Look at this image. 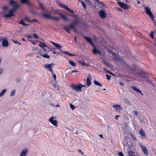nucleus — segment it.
Masks as SVG:
<instances>
[{"instance_id": "nucleus-1", "label": "nucleus", "mask_w": 156, "mask_h": 156, "mask_svg": "<svg viewBox=\"0 0 156 156\" xmlns=\"http://www.w3.org/2000/svg\"><path fill=\"white\" fill-rule=\"evenodd\" d=\"M110 53L113 56V58L115 61H119L122 62L126 67H128L129 69L131 71H133V69L131 67H129L127 64H126L125 62L122 59L119 57L116 54L112 51H110Z\"/></svg>"}, {"instance_id": "nucleus-2", "label": "nucleus", "mask_w": 156, "mask_h": 156, "mask_svg": "<svg viewBox=\"0 0 156 156\" xmlns=\"http://www.w3.org/2000/svg\"><path fill=\"white\" fill-rule=\"evenodd\" d=\"M70 87L73 89L75 91L80 92L81 91L80 83H78L77 85L72 84L70 85Z\"/></svg>"}, {"instance_id": "nucleus-3", "label": "nucleus", "mask_w": 156, "mask_h": 156, "mask_svg": "<svg viewBox=\"0 0 156 156\" xmlns=\"http://www.w3.org/2000/svg\"><path fill=\"white\" fill-rule=\"evenodd\" d=\"M144 9L147 14L149 16L153 21H154V16L151 12L150 8L148 7H145Z\"/></svg>"}, {"instance_id": "nucleus-4", "label": "nucleus", "mask_w": 156, "mask_h": 156, "mask_svg": "<svg viewBox=\"0 0 156 156\" xmlns=\"http://www.w3.org/2000/svg\"><path fill=\"white\" fill-rule=\"evenodd\" d=\"M1 42H2V45L4 47H7L9 46V43L6 38L5 37H1Z\"/></svg>"}, {"instance_id": "nucleus-5", "label": "nucleus", "mask_w": 156, "mask_h": 156, "mask_svg": "<svg viewBox=\"0 0 156 156\" xmlns=\"http://www.w3.org/2000/svg\"><path fill=\"white\" fill-rule=\"evenodd\" d=\"M56 119V117L53 116L51 117L48 119L49 122L55 126H57V120H54V119Z\"/></svg>"}, {"instance_id": "nucleus-6", "label": "nucleus", "mask_w": 156, "mask_h": 156, "mask_svg": "<svg viewBox=\"0 0 156 156\" xmlns=\"http://www.w3.org/2000/svg\"><path fill=\"white\" fill-rule=\"evenodd\" d=\"M117 3L122 8L124 9H127L129 8V6L126 4L120 2H118Z\"/></svg>"}, {"instance_id": "nucleus-7", "label": "nucleus", "mask_w": 156, "mask_h": 156, "mask_svg": "<svg viewBox=\"0 0 156 156\" xmlns=\"http://www.w3.org/2000/svg\"><path fill=\"white\" fill-rule=\"evenodd\" d=\"M136 74L140 77L143 78H148L150 77L148 74H146L144 72H138Z\"/></svg>"}, {"instance_id": "nucleus-8", "label": "nucleus", "mask_w": 156, "mask_h": 156, "mask_svg": "<svg viewBox=\"0 0 156 156\" xmlns=\"http://www.w3.org/2000/svg\"><path fill=\"white\" fill-rule=\"evenodd\" d=\"M9 4L12 5L13 8H15L17 9L18 8L19 5L16 2L12 0H11L9 2Z\"/></svg>"}, {"instance_id": "nucleus-9", "label": "nucleus", "mask_w": 156, "mask_h": 156, "mask_svg": "<svg viewBox=\"0 0 156 156\" xmlns=\"http://www.w3.org/2000/svg\"><path fill=\"white\" fill-rule=\"evenodd\" d=\"M52 65L51 64H45L44 65V67L47 69L49 70L52 73H53L52 68L51 67Z\"/></svg>"}, {"instance_id": "nucleus-10", "label": "nucleus", "mask_w": 156, "mask_h": 156, "mask_svg": "<svg viewBox=\"0 0 156 156\" xmlns=\"http://www.w3.org/2000/svg\"><path fill=\"white\" fill-rule=\"evenodd\" d=\"M92 46L95 47L94 44L92 42L91 39L89 37H88L86 36H84L83 37Z\"/></svg>"}, {"instance_id": "nucleus-11", "label": "nucleus", "mask_w": 156, "mask_h": 156, "mask_svg": "<svg viewBox=\"0 0 156 156\" xmlns=\"http://www.w3.org/2000/svg\"><path fill=\"white\" fill-rule=\"evenodd\" d=\"M132 148L129 147L127 150V152L129 156H135V152L132 150Z\"/></svg>"}, {"instance_id": "nucleus-12", "label": "nucleus", "mask_w": 156, "mask_h": 156, "mask_svg": "<svg viewBox=\"0 0 156 156\" xmlns=\"http://www.w3.org/2000/svg\"><path fill=\"white\" fill-rule=\"evenodd\" d=\"M99 14L102 18H104L106 16V13L103 10H101L99 12Z\"/></svg>"}, {"instance_id": "nucleus-13", "label": "nucleus", "mask_w": 156, "mask_h": 156, "mask_svg": "<svg viewBox=\"0 0 156 156\" xmlns=\"http://www.w3.org/2000/svg\"><path fill=\"white\" fill-rule=\"evenodd\" d=\"M112 107L114 108L115 110L117 112H120V109H122V108L119 105H114L112 106Z\"/></svg>"}, {"instance_id": "nucleus-14", "label": "nucleus", "mask_w": 156, "mask_h": 156, "mask_svg": "<svg viewBox=\"0 0 156 156\" xmlns=\"http://www.w3.org/2000/svg\"><path fill=\"white\" fill-rule=\"evenodd\" d=\"M27 152V149L25 148L22 151L20 156H26Z\"/></svg>"}, {"instance_id": "nucleus-15", "label": "nucleus", "mask_w": 156, "mask_h": 156, "mask_svg": "<svg viewBox=\"0 0 156 156\" xmlns=\"http://www.w3.org/2000/svg\"><path fill=\"white\" fill-rule=\"evenodd\" d=\"M50 82L52 84L54 87H55L56 89L58 90L59 89V87H55L56 79H52V80H51Z\"/></svg>"}, {"instance_id": "nucleus-16", "label": "nucleus", "mask_w": 156, "mask_h": 156, "mask_svg": "<svg viewBox=\"0 0 156 156\" xmlns=\"http://www.w3.org/2000/svg\"><path fill=\"white\" fill-rule=\"evenodd\" d=\"M14 16V15L13 13L9 12L8 14H5L3 16V17L4 18H10L12 16Z\"/></svg>"}, {"instance_id": "nucleus-17", "label": "nucleus", "mask_w": 156, "mask_h": 156, "mask_svg": "<svg viewBox=\"0 0 156 156\" xmlns=\"http://www.w3.org/2000/svg\"><path fill=\"white\" fill-rule=\"evenodd\" d=\"M79 21V20H78L76 18L75 19L73 20L72 21V23H70V24H72L73 26H75V25H76L78 24Z\"/></svg>"}, {"instance_id": "nucleus-18", "label": "nucleus", "mask_w": 156, "mask_h": 156, "mask_svg": "<svg viewBox=\"0 0 156 156\" xmlns=\"http://www.w3.org/2000/svg\"><path fill=\"white\" fill-rule=\"evenodd\" d=\"M141 147L145 154L148 155V153L147 148L144 146H141Z\"/></svg>"}, {"instance_id": "nucleus-19", "label": "nucleus", "mask_w": 156, "mask_h": 156, "mask_svg": "<svg viewBox=\"0 0 156 156\" xmlns=\"http://www.w3.org/2000/svg\"><path fill=\"white\" fill-rule=\"evenodd\" d=\"M51 42L58 49H60L62 48V46L59 44L52 41H51Z\"/></svg>"}, {"instance_id": "nucleus-20", "label": "nucleus", "mask_w": 156, "mask_h": 156, "mask_svg": "<svg viewBox=\"0 0 156 156\" xmlns=\"http://www.w3.org/2000/svg\"><path fill=\"white\" fill-rule=\"evenodd\" d=\"M132 88L133 89V90L136 91L137 93H140L141 95H143V94L142 92L140 91V90L137 88L135 86H132Z\"/></svg>"}, {"instance_id": "nucleus-21", "label": "nucleus", "mask_w": 156, "mask_h": 156, "mask_svg": "<svg viewBox=\"0 0 156 156\" xmlns=\"http://www.w3.org/2000/svg\"><path fill=\"white\" fill-rule=\"evenodd\" d=\"M92 51L94 54L95 55H97L98 54H101L100 52L98 50H97L95 47L93 48V49Z\"/></svg>"}, {"instance_id": "nucleus-22", "label": "nucleus", "mask_w": 156, "mask_h": 156, "mask_svg": "<svg viewBox=\"0 0 156 156\" xmlns=\"http://www.w3.org/2000/svg\"><path fill=\"white\" fill-rule=\"evenodd\" d=\"M20 2L22 4H26L29 6H30V4L28 0H20Z\"/></svg>"}, {"instance_id": "nucleus-23", "label": "nucleus", "mask_w": 156, "mask_h": 156, "mask_svg": "<svg viewBox=\"0 0 156 156\" xmlns=\"http://www.w3.org/2000/svg\"><path fill=\"white\" fill-rule=\"evenodd\" d=\"M38 45L40 46L42 49H43L45 47H47L48 48L50 49L44 43L40 42Z\"/></svg>"}, {"instance_id": "nucleus-24", "label": "nucleus", "mask_w": 156, "mask_h": 156, "mask_svg": "<svg viewBox=\"0 0 156 156\" xmlns=\"http://www.w3.org/2000/svg\"><path fill=\"white\" fill-rule=\"evenodd\" d=\"M139 132L140 135L142 136V138L146 137L145 134L143 130L142 129H141L140 130Z\"/></svg>"}, {"instance_id": "nucleus-25", "label": "nucleus", "mask_w": 156, "mask_h": 156, "mask_svg": "<svg viewBox=\"0 0 156 156\" xmlns=\"http://www.w3.org/2000/svg\"><path fill=\"white\" fill-rule=\"evenodd\" d=\"M69 27L70 28H73V31L76 33H77V31L76 28L74 26H73L72 24H69Z\"/></svg>"}, {"instance_id": "nucleus-26", "label": "nucleus", "mask_w": 156, "mask_h": 156, "mask_svg": "<svg viewBox=\"0 0 156 156\" xmlns=\"http://www.w3.org/2000/svg\"><path fill=\"white\" fill-rule=\"evenodd\" d=\"M58 15L65 20H68V18L63 14L59 13L58 14Z\"/></svg>"}, {"instance_id": "nucleus-27", "label": "nucleus", "mask_w": 156, "mask_h": 156, "mask_svg": "<svg viewBox=\"0 0 156 156\" xmlns=\"http://www.w3.org/2000/svg\"><path fill=\"white\" fill-rule=\"evenodd\" d=\"M94 83L95 85L101 87L102 86L101 83L95 80L94 81Z\"/></svg>"}, {"instance_id": "nucleus-28", "label": "nucleus", "mask_w": 156, "mask_h": 156, "mask_svg": "<svg viewBox=\"0 0 156 156\" xmlns=\"http://www.w3.org/2000/svg\"><path fill=\"white\" fill-rule=\"evenodd\" d=\"M42 15L44 17L46 18L49 19H51V16L50 15L45 13L43 14Z\"/></svg>"}, {"instance_id": "nucleus-29", "label": "nucleus", "mask_w": 156, "mask_h": 156, "mask_svg": "<svg viewBox=\"0 0 156 156\" xmlns=\"http://www.w3.org/2000/svg\"><path fill=\"white\" fill-rule=\"evenodd\" d=\"M78 62L81 65L83 66H87L88 65V64L87 63H85L84 61L80 60L78 61Z\"/></svg>"}, {"instance_id": "nucleus-30", "label": "nucleus", "mask_w": 156, "mask_h": 156, "mask_svg": "<svg viewBox=\"0 0 156 156\" xmlns=\"http://www.w3.org/2000/svg\"><path fill=\"white\" fill-rule=\"evenodd\" d=\"M59 6L62 8L66 10H67V9L68 8V7L67 6H66L64 4H63L62 3H60L59 4Z\"/></svg>"}, {"instance_id": "nucleus-31", "label": "nucleus", "mask_w": 156, "mask_h": 156, "mask_svg": "<svg viewBox=\"0 0 156 156\" xmlns=\"http://www.w3.org/2000/svg\"><path fill=\"white\" fill-rule=\"evenodd\" d=\"M86 84L87 86L88 87L91 85V82L90 80V79H87Z\"/></svg>"}, {"instance_id": "nucleus-32", "label": "nucleus", "mask_w": 156, "mask_h": 156, "mask_svg": "<svg viewBox=\"0 0 156 156\" xmlns=\"http://www.w3.org/2000/svg\"><path fill=\"white\" fill-rule=\"evenodd\" d=\"M130 137L131 139H132L134 141H136L137 140V139L135 137L134 135L131 133H130Z\"/></svg>"}, {"instance_id": "nucleus-33", "label": "nucleus", "mask_w": 156, "mask_h": 156, "mask_svg": "<svg viewBox=\"0 0 156 156\" xmlns=\"http://www.w3.org/2000/svg\"><path fill=\"white\" fill-rule=\"evenodd\" d=\"M16 92V90H15L14 89L12 90L11 92L10 96L11 97H13L15 95Z\"/></svg>"}, {"instance_id": "nucleus-34", "label": "nucleus", "mask_w": 156, "mask_h": 156, "mask_svg": "<svg viewBox=\"0 0 156 156\" xmlns=\"http://www.w3.org/2000/svg\"><path fill=\"white\" fill-rule=\"evenodd\" d=\"M69 64L73 66H75L76 65L74 62L72 60H69Z\"/></svg>"}, {"instance_id": "nucleus-35", "label": "nucleus", "mask_w": 156, "mask_h": 156, "mask_svg": "<svg viewBox=\"0 0 156 156\" xmlns=\"http://www.w3.org/2000/svg\"><path fill=\"white\" fill-rule=\"evenodd\" d=\"M78 1L79 2H81V4L82 5V6H83V8L84 9H86L87 8H86V4L83 2L82 1L80 0H78Z\"/></svg>"}, {"instance_id": "nucleus-36", "label": "nucleus", "mask_w": 156, "mask_h": 156, "mask_svg": "<svg viewBox=\"0 0 156 156\" xmlns=\"http://www.w3.org/2000/svg\"><path fill=\"white\" fill-rule=\"evenodd\" d=\"M63 29L68 34H70V32L68 28L66 26L63 27Z\"/></svg>"}, {"instance_id": "nucleus-37", "label": "nucleus", "mask_w": 156, "mask_h": 156, "mask_svg": "<svg viewBox=\"0 0 156 156\" xmlns=\"http://www.w3.org/2000/svg\"><path fill=\"white\" fill-rule=\"evenodd\" d=\"M53 19L57 21H58L60 20L57 17H54L53 16H51V18L50 20Z\"/></svg>"}, {"instance_id": "nucleus-38", "label": "nucleus", "mask_w": 156, "mask_h": 156, "mask_svg": "<svg viewBox=\"0 0 156 156\" xmlns=\"http://www.w3.org/2000/svg\"><path fill=\"white\" fill-rule=\"evenodd\" d=\"M6 91V89H4L0 93V97H2L4 94L5 93Z\"/></svg>"}, {"instance_id": "nucleus-39", "label": "nucleus", "mask_w": 156, "mask_h": 156, "mask_svg": "<svg viewBox=\"0 0 156 156\" xmlns=\"http://www.w3.org/2000/svg\"><path fill=\"white\" fill-rule=\"evenodd\" d=\"M18 23H20V24H21L22 25H23L24 26H28V24L24 23L23 22V20H21L20 22H19Z\"/></svg>"}, {"instance_id": "nucleus-40", "label": "nucleus", "mask_w": 156, "mask_h": 156, "mask_svg": "<svg viewBox=\"0 0 156 156\" xmlns=\"http://www.w3.org/2000/svg\"><path fill=\"white\" fill-rule=\"evenodd\" d=\"M85 1L89 5H92V2L90 0H85Z\"/></svg>"}, {"instance_id": "nucleus-41", "label": "nucleus", "mask_w": 156, "mask_h": 156, "mask_svg": "<svg viewBox=\"0 0 156 156\" xmlns=\"http://www.w3.org/2000/svg\"><path fill=\"white\" fill-rule=\"evenodd\" d=\"M30 11L32 14H33L34 15H36V12L34 11L33 9H30Z\"/></svg>"}, {"instance_id": "nucleus-42", "label": "nucleus", "mask_w": 156, "mask_h": 156, "mask_svg": "<svg viewBox=\"0 0 156 156\" xmlns=\"http://www.w3.org/2000/svg\"><path fill=\"white\" fill-rule=\"evenodd\" d=\"M16 8H13L11 9V10H10L9 11V12H10L11 13H12L15 11L16 10Z\"/></svg>"}, {"instance_id": "nucleus-43", "label": "nucleus", "mask_w": 156, "mask_h": 156, "mask_svg": "<svg viewBox=\"0 0 156 156\" xmlns=\"http://www.w3.org/2000/svg\"><path fill=\"white\" fill-rule=\"evenodd\" d=\"M43 57L44 58H49L50 57L47 54H44Z\"/></svg>"}, {"instance_id": "nucleus-44", "label": "nucleus", "mask_w": 156, "mask_h": 156, "mask_svg": "<svg viewBox=\"0 0 156 156\" xmlns=\"http://www.w3.org/2000/svg\"><path fill=\"white\" fill-rule=\"evenodd\" d=\"M125 102L126 104L129 105V106H131V103L129 102V101L127 99H126V100L125 99Z\"/></svg>"}, {"instance_id": "nucleus-45", "label": "nucleus", "mask_w": 156, "mask_h": 156, "mask_svg": "<svg viewBox=\"0 0 156 156\" xmlns=\"http://www.w3.org/2000/svg\"><path fill=\"white\" fill-rule=\"evenodd\" d=\"M154 31H151V34L150 35L152 39H154Z\"/></svg>"}, {"instance_id": "nucleus-46", "label": "nucleus", "mask_w": 156, "mask_h": 156, "mask_svg": "<svg viewBox=\"0 0 156 156\" xmlns=\"http://www.w3.org/2000/svg\"><path fill=\"white\" fill-rule=\"evenodd\" d=\"M33 36L34 37L36 38V39H38L39 38V37L38 36L35 34V33H33Z\"/></svg>"}, {"instance_id": "nucleus-47", "label": "nucleus", "mask_w": 156, "mask_h": 156, "mask_svg": "<svg viewBox=\"0 0 156 156\" xmlns=\"http://www.w3.org/2000/svg\"><path fill=\"white\" fill-rule=\"evenodd\" d=\"M14 81L16 83H19L21 81V79H15Z\"/></svg>"}, {"instance_id": "nucleus-48", "label": "nucleus", "mask_w": 156, "mask_h": 156, "mask_svg": "<svg viewBox=\"0 0 156 156\" xmlns=\"http://www.w3.org/2000/svg\"><path fill=\"white\" fill-rule=\"evenodd\" d=\"M62 53H64L66 55H68V56L69 55V52H67V51H62Z\"/></svg>"}, {"instance_id": "nucleus-49", "label": "nucleus", "mask_w": 156, "mask_h": 156, "mask_svg": "<svg viewBox=\"0 0 156 156\" xmlns=\"http://www.w3.org/2000/svg\"><path fill=\"white\" fill-rule=\"evenodd\" d=\"M80 89H81L82 87H86V86L85 85H83L82 84L80 83Z\"/></svg>"}, {"instance_id": "nucleus-50", "label": "nucleus", "mask_w": 156, "mask_h": 156, "mask_svg": "<svg viewBox=\"0 0 156 156\" xmlns=\"http://www.w3.org/2000/svg\"><path fill=\"white\" fill-rule=\"evenodd\" d=\"M14 43H15L16 44H19L20 45L21 44L20 43H19L18 41H14V40H13L12 41Z\"/></svg>"}, {"instance_id": "nucleus-51", "label": "nucleus", "mask_w": 156, "mask_h": 156, "mask_svg": "<svg viewBox=\"0 0 156 156\" xmlns=\"http://www.w3.org/2000/svg\"><path fill=\"white\" fill-rule=\"evenodd\" d=\"M69 105H70V108H71L72 109H73L74 108V105H73L72 104H70Z\"/></svg>"}, {"instance_id": "nucleus-52", "label": "nucleus", "mask_w": 156, "mask_h": 156, "mask_svg": "<svg viewBox=\"0 0 156 156\" xmlns=\"http://www.w3.org/2000/svg\"><path fill=\"white\" fill-rule=\"evenodd\" d=\"M118 155L119 156H124L123 154L121 152H119L118 154Z\"/></svg>"}, {"instance_id": "nucleus-53", "label": "nucleus", "mask_w": 156, "mask_h": 156, "mask_svg": "<svg viewBox=\"0 0 156 156\" xmlns=\"http://www.w3.org/2000/svg\"><path fill=\"white\" fill-rule=\"evenodd\" d=\"M103 62L107 66H108V67H109V65L105 61H103Z\"/></svg>"}, {"instance_id": "nucleus-54", "label": "nucleus", "mask_w": 156, "mask_h": 156, "mask_svg": "<svg viewBox=\"0 0 156 156\" xmlns=\"http://www.w3.org/2000/svg\"><path fill=\"white\" fill-rule=\"evenodd\" d=\"M103 62L107 66H108V67H109V65L105 61H103Z\"/></svg>"}, {"instance_id": "nucleus-55", "label": "nucleus", "mask_w": 156, "mask_h": 156, "mask_svg": "<svg viewBox=\"0 0 156 156\" xmlns=\"http://www.w3.org/2000/svg\"><path fill=\"white\" fill-rule=\"evenodd\" d=\"M103 62L107 66H108V67H109V65L105 61H103Z\"/></svg>"}, {"instance_id": "nucleus-56", "label": "nucleus", "mask_w": 156, "mask_h": 156, "mask_svg": "<svg viewBox=\"0 0 156 156\" xmlns=\"http://www.w3.org/2000/svg\"><path fill=\"white\" fill-rule=\"evenodd\" d=\"M103 62L107 66H108V67H109V65L105 61H103Z\"/></svg>"}, {"instance_id": "nucleus-57", "label": "nucleus", "mask_w": 156, "mask_h": 156, "mask_svg": "<svg viewBox=\"0 0 156 156\" xmlns=\"http://www.w3.org/2000/svg\"><path fill=\"white\" fill-rule=\"evenodd\" d=\"M67 10L69 11V12H71L72 13H73L74 12V11L73 10L70 9L68 8L67 9Z\"/></svg>"}, {"instance_id": "nucleus-58", "label": "nucleus", "mask_w": 156, "mask_h": 156, "mask_svg": "<svg viewBox=\"0 0 156 156\" xmlns=\"http://www.w3.org/2000/svg\"><path fill=\"white\" fill-rule=\"evenodd\" d=\"M24 20H26L28 22H30V21L29 20V19L28 18V17H26L24 18Z\"/></svg>"}, {"instance_id": "nucleus-59", "label": "nucleus", "mask_w": 156, "mask_h": 156, "mask_svg": "<svg viewBox=\"0 0 156 156\" xmlns=\"http://www.w3.org/2000/svg\"><path fill=\"white\" fill-rule=\"evenodd\" d=\"M105 70L106 71V72H107V73H110V74L113 75V76H114L115 75L114 74H112L111 72H110V71H108V70H105Z\"/></svg>"}, {"instance_id": "nucleus-60", "label": "nucleus", "mask_w": 156, "mask_h": 156, "mask_svg": "<svg viewBox=\"0 0 156 156\" xmlns=\"http://www.w3.org/2000/svg\"><path fill=\"white\" fill-rule=\"evenodd\" d=\"M78 152L80 153L82 155L83 154V152L82 151L80 150L79 149L78 150Z\"/></svg>"}, {"instance_id": "nucleus-61", "label": "nucleus", "mask_w": 156, "mask_h": 156, "mask_svg": "<svg viewBox=\"0 0 156 156\" xmlns=\"http://www.w3.org/2000/svg\"><path fill=\"white\" fill-rule=\"evenodd\" d=\"M133 113L136 115H138L137 112L136 110L133 111Z\"/></svg>"}, {"instance_id": "nucleus-62", "label": "nucleus", "mask_w": 156, "mask_h": 156, "mask_svg": "<svg viewBox=\"0 0 156 156\" xmlns=\"http://www.w3.org/2000/svg\"><path fill=\"white\" fill-rule=\"evenodd\" d=\"M3 72V69L2 68H0V74H1Z\"/></svg>"}, {"instance_id": "nucleus-63", "label": "nucleus", "mask_w": 156, "mask_h": 156, "mask_svg": "<svg viewBox=\"0 0 156 156\" xmlns=\"http://www.w3.org/2000/svg\"><path fill=\"white\" fill-rule=\"evenodd\" d=\"M75 55L74 54H72L71 53H69L68 56H74Z\"/></svg>"}, {"instance_id": "nucleus-64", "label": "nucleus", "mask_w": 156, "mask_h": 156, "mask_svg": "<svg viewBox=\"0 0 156 156\" xmlns=\"http://www.w3.org/2000/svg\"><path fill=\"white\" fill-rule=\"evenodd\" d=\"M8 9V7L7 6H4V7H3V9H4V10H6L7 9Z\"/></svg>"}]
</instances>
